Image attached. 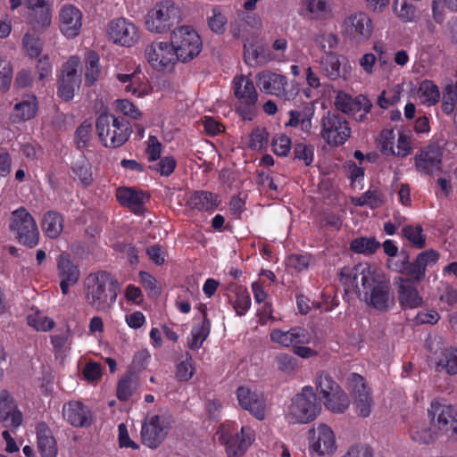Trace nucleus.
<instances>
[{
  "mask_svg": "<svg viewBox=\"0 0 457 457\" xmlns=\"http://www.w3.org/2000/svg\"><path fill=\"white\" fill-rule=\"evenodd\" d=\"M57 274L61 278L60 288L63 295H67L70 287L76 285L80 278L79 266L71 259L67 253H62L57 258Z\"/></svg>",
  "mask_w": 457,
  "mask_h": 457,
  "instance_id": "4be33fe9",
  "label": "nucleus"
},
{
  "mask_svg": "<svg viewBox=\"0 0 457 457\" xmlns=\"http://www.w3.org/2000/svg\"><path fill=\"white\" fill-rule=\"evenodd\" d=\"M107 33L113 43L126 47L133 46L140 38L137 27L126 18L112 21L108 25Z\"/></svg>",
  "mask_w": 457,
  "mask_h": 457,
  "instance_id": "a211bd4d",
  "label": "nucleus"
},
{
  "mask_svg": "<svg viewBox=\"0 0 457 457\" xmlns=\"http://www.w3.org/2000/svg\"><path fill=\"white\" fill-rule=\"evenodd\" d=\"M170 43L179 62H188L202 51L201 37L191 26L184 25L173 29L170 33Z\"/></svg>",
  "mask_w": 457,
  "mask_h": 457,
  "instance_id": "0eeeda50",
  "label": "nucleus"
},
{
  "mask_svg": "<svg viewBox=\"0 0 457 457\" xmlns=\"http://www.w3.org/2000/svg\"><path fill=\"white\" fill-rule=\"evenodd\" d=\"M208 26L211 30L216 34H223L226 31L228 18L219 6L212 10V15L207 18Z\"/></svg>",
  "mask_w": 457,
  "mask_h": 457,
  "instance_id": "09e8293b",
  "label": "nucleus"
},
{
  "mask_svg": "<svg viewBox=\"0 0 457 457\" xmlns=\"http://www.w3.org/2000/svg\"><path fill=\"white\" fill-rule=\"evenodd\" d=\"M294 160L302 161L305 166L313 162L314 148L310 144L296 143L293 148Z\"/></svg>",
  "mask_w": 457,
  "mask_h": 457,
  "instance_id": "5fc2aeb1",
  "label": "nucleus"
},
{
  "mask_svg": "<svg viewBox=\"0 0 457 457\" xmlns=\"http://www.w3.org/2000/svg\"><path fill=\"white\" fill-rule=\"evenodd\" d=\"M398 301L403 310L419 308L423 303L416 287L409 282H403L398 287Z\"/></svg>",
  "mask_w": 457,
  "mask_h": 457,
  "instance_id": "72a5a7b5",
  "label": "nucleus"
},
{
  "mask_svg": "<svg viewBox=\"0 0 457 457\" xmlns=\"http://www.w3.org/2000/svg\"><path fill=\"white\" fill-rule=\"evenodd\" d=\"M221 203L218 194L207 190H194L187 194L186 206L190 210L213 212Z\"/></svg>",
  "mask_w": 457,
  "mask_h": 457,
  "instance_id": "a878e982",
  "label": "nucleus"
},
{
  "mask_svg": "<svg viewBox=\"0 0 457 457\" xmlns=\"http://www.w3.org/2000/svg\"><path fill=\"white\" fill-rule=\"evenodd\" d=\"M84 62L85 86L90 87L96 84L101 75L100 56L96 52L88 50L85 54Z\"/></svg>",
  "mask_w": 457,
  "mask_h": 457,
  "instance_id": "f704fd0d",
  "label": "nucleus"
},
{
  "mask_svg": "<svg viewBox=\"0 0 457 457\" xmlns=\"http://www.w3.org/2000/svg\"><path fill=\"white\" fill-rule=\"evenodd\" d=\"M96 128L100 141L104 146L111 148L124 145L132 132V126L128 120L107 112H103L96 118Z\"/></svg>",
  "mask_w": 457,
  "mask_h": 457,
  "instance_id": "7ed1b4c3",
  "label": "nucleus"
},
{
  "mask_svg": "<svg viewBox=\"0 0 457 457\" xmlns=\"http://www.w3.org/2000/svg\"><path fill=\"white\" fill-rule=\"evenodd\" d=\"M64 219L62 213L50 210L44 213L41 220L42 228H63Z\"/></svg>",
  "mask_w": 457,
  "mask_h": 457,
  "instance_id": "052dcab7",
  "label": "nucleus"
},
{
  "mask_svg": "<svg viewBox=\"0 0 457 457\" xmlns=\"http://www.w3.org/2000/svg\"><path fill=\"white\" fill-rule=\"evenodd\" d=\"M384 195L378 188L370 187L368 191L353 200L355 205H368L370 208H378L383 204Z\"/></svg>",
  "mask_w": 457,
  "mask_h": 457,
  "instance_id": "49530a36",
  "label": "nucleus"
},
{
  "mask_svg": "<svg viewBox=\"0 0 457 457\" xmlns=\"http://www.w3.org/2000/svg\"><path fill=\"white\" fill-rule=\"evenodd\" d=\"M444 151L436 143L421 147L414 157L416 170L425 175L441 170Z\"/></svg>",
  "mask_w": 457,
  "mask_h": 457,
  "instance_id": "6ab92c4d",
  "label": "nucleus"
},
{
  "mask_svg": "<svg viewBox=\"0 0 457 457\" xmlns=\"http://www.w3.org/2000/svg\"><path fill=\"white\" fill-rule=\"evenodd\" d=\"M239 405L248 411L254 418L262 420L265 418L266 402L262 393L252 391L249 387L241 386L237 389Z\"/></svg>",
  "mask_w": 457,
  "mask_h": 457,
  "instance_id": "412c9836",
  "label": "nucleus"
},
{
  "mask_svg": "<svg viewBox=\"0 0 457 457\" xmlns=\"http://www.w3.org/2000/svg\"><path fill=\"white\" fill-rule=\"evenodd\" d=\"M380 247V243L374 237H361L353 239L350 244V249L357 253L372 254Z\"/></svg>",
  "mask_w": 457,
  "mask_h": 457,
  "instance_id": "c03bdc74",
  "label": "nucleus"
},
{
  "mask_svg": "<svg viewBox=\"0 0 457 457\" xmlns=\"http://www.w3.org/2000/svg\"><path fill=\"white\" fill-rule=\"evenodd\" d=\"M316 387L321 397H328L341 386L325 371H319L316 376Z\"/></svg>",
  "mask_w": 457,
  "mask_h": 457,
  "instance_id": "37998d69",
  "label": "nucleus"
},
{
  "mask_svg": "<svg viewBox=\"0 0 457 457\" xmlns=\"http://www.w3.org/2000/svg\"><path fill=\"white\" fill-rule=\"evenodd\" d=\"M441 109L445 115H452L457 111V95L451 87H445L441 101Z\"/></svg>",
  "mask_w": 457,
  "mask_h": 457,
  "instance_id": "6e6d98bb",
  "label": "nucleus"
},
{
  "mask_svg": "<svg viewBox=\"0 0 457 457\" xmlns=\"http://www.w3.org/2000/svg\"><path fill=\"white\" fill-rule=\"evenodd\" d=\"M348 384L356 413L362 418L369 417L374 406V400L365 378L358 373H352L348 378Z\"/></svg>",
  "mask_w": 457,
  "mask_h": 457,
  "instance_id": "dca6fc26",
  "label": "nucleus"
},
{
  "mask_svg": "<svg viewBox=\"0 0 457 457\" xmlns=\"http://www.w3.org/2000/svg\"><path fill=\"white\" fill-rule=\"evenodd\" d=\"M320 411V403L318 402L313 387L305 386L292 398L287 417L292 423L306 424L314 420Z\"/></svg>",
  "mask_w": 457,
  "mask_h": 457,
  "instance_id": "423d86ee",
  "label": "nucleus"
},
{
  "mask_svg": "<svg viewBox=\"0 0 457 457\" xmlns=\"http://www.w3.org/2000/svg\"><path fill=\"white\" fill-rule=\"evenodd\" d=\"M80 61L78 56H71L62 64V74L57 81V96L63 101H71L76 89L80 86L81 79L78 74Z\"/></svg>",
  "mask_w": 457,
  "mask_h": 457,
  "instance_id": "2eb2a0df",
  "label": "nucleus"
},
{
  "mask_svg": "<svg viewBox=\"0 0 457 457\" xmlns=\"http://www.w3.org/2000/svg\"><path fill=\"white\" fill-rule=\"evenodd\" d=\"M12 65L6 60L0 61V92L5 93L10 89L12 80Z\"/></svg>",
  "mask_w": 457,
  "mask_h": 457,
  "instance_id": "13d9d810",
  "label": "nucleus"
},
{
  "mask_svg": "<svg viewBox=\"0 0 457 457\" xmlns=\"http://www.w3.org/2000/svg\"><path fill=\"white\" fill-rule=\"evenodd\" d=\"M200 310L203 313V319L199 323L193 326L190 337L187 338V346L190 350H199L211 332V321L208 319L205 306H201Z\"/></svg>",
  "mask_w": 457,
  "mask_h": 457,
  "instance_id": "7c9ffc66",
  "label": "nucleus"
},
{
  "mask_svg": "<svg viewBox=\"0 0 457 457\" xmlns=\"http://www.w3.org/2000/svg\"><path fill=\"white\" fill-rule=\"evenodd\" d=\"M344 169L350 180L351 187L353 188H357L359 186L361 187L365 170L362 167L357 166V164L351 160L345 162Z\"/></svg>",
  "mask_w": 457,
  "mask_h": 457,
  "instance_id": "3c124183",
  "label": "nucleus"
},
{
  "mask_svg": "<svg viewBox=\"0 0 457 457\" xmlns=\"http://www.w3.org/2000/svg\"><path fill=\"white\" fill-rule=\"evenodd\" d=\"M195 373V365L193 356L186 352L181 356V360L176 364L175 378L179 382L190 380Z\"/></svg>",
  "mask_w": 457,
  "mask_h": 457,
  "instance_id": "58836bf2",
  "label": "nucleus"
},
{
  "mask_svg": "<svg viewBox=\"0 0 457 457\" xmlns=\"http://www.w3.org/2000/svg\"><path fill=\"white\" fill-rule=\"evenodd\" d=\"M398 3L399 0H394V10L397 16L404 21H412L415 18L416 7L407 0H403L398 8Z\"/></svg>",
  "mask_w": 457,
  "mask_h": 457,
  "instance_id": "0e129e2a",
  "label": "nucleus"
},
{
  "mask_svg": "<svg viewBox=\"0 0 457 457\" xmlns=\"http://www.w3.org/2000/svg\"><path fill=\"white\" fill-rule=\"evenodd\" d=\"M320 137L330 146L343 145L352 130L345 115L337 112H327L320 119Z\"/></svg>",
  "mask_w": 457,
  "mask_h": 457,
  "instance_id": "9d476101",
  "label": "nucleus"
},
{
  "mask_svg": "<svg viewBox=\"0 0 457 457\" xmlns=\"http://www.w3.org/2000/svg\"><path fill=\"white\" fill-rule=\"evenodd\" d=\"M419 97L427 106H434L440 101L439 87L433 80L424 79L419 86Z\"/></svg>",
  "mask_w": 457,
  "mask_h": 457,
  "instance_id": "e433bc0d",
  "label": "nucleus"
},
{
  "mask_svg": "<svg viewBox=\"0 0 457 457\" xmlns=\"http://www.w3.org/2000/svg\"><path fill=\"white\" fill-rule=\"evenodd\" d=\"M91 131V124L87 123V121H84L77 128L74 139L79 148H84L87 145L90 140Z\"/></svg>",
  "mask_w": 457,
  "mask_h": 457,
  "instance_id": "774afa93",
  "label": "nucleus"
},
{
  "mask_svg": "<svg viewBox=\"0 0 457 457\" xmlns=\"http://www.w3.org/2000/svg\"><path fill=\"white\" fill-rule=\"evenodd\" d=\"M291 147V138L287 135H276L272 139V151L278 156H287L290 152Z\"/></svg>",
  "mask_w": 457,
  "mask_h": 457,
  "instance_id": "bf43d9fd",
  "label": "nucleus"
},
{
  "mask_svg": "<svg viewBox=\"0 0 457 457\" xmlns=\"http://www.w3.org/2000/svg\"><path fill=\"white\" fill-rule=\"evenodd\" d=\"M325 407L334 413H344L350 405L347 394L340 387L328 397L324 398Z\"/></svg>",
  "mask_w": 457,
  "mask_h": 457,
  "instance_id": "4c0bfd02",
  "label": "nucleus"
},
{
  "mask_svg": "<svg viewBox=\"0 0 457 457\" xmlns=\"http://www.w3.org/2000/svg\"><path fill=\"white\" fill-rule=\"evenodd\" d=\"M423 230H402L403 237L406 241V245L422 249L426 245V235L422 234Z\"/></svg>",
  "mask_w": 457,
  "mask_h": 457,
  "instance_id": "e2e57ef3",
  "label": "nucleus"
},
{
  "mask_svg": "<svg viewBox=\"0 0 457 457\" xmlns=\"http://www.w3.org/2000/svg\"><path fill=\"white\" fill-rule=\"evenodd\" d=\"M64 420L75 428H87L93 423L91 409L79 401H70L62 406Z\"/></svg>",
  "mask_w": 457,
  "mask_h": 457,
  "instance_id": "5701e85b",
  "label": "nucleus"
},
{
  "mask_svg": "<svg viewBox=\"0 0 457 457\" xmlns=\"http://www.w3.org/2000/svg\"><path fill=\"white\" fill-rule=\"evenodd\" d=\"M145 55L150 65L158 71L171 70L179 62L170 41H154L145 47Z\"/></svg>",
  "mask_w": 457,
  "mask_h": 457,
  "instance_id": "f3484780",
  "label": "nucleus"
},
{
  "mask_svg": "<svg viewBox=\"0 0 457 457\" xmlns=\"http://www.w3.org/2000/svg\"><path fill=\"white\" fill-rule=\"evenodd\" d=\"M232 83L237 99V112L244 120H253L257 113L258 101V93L253 82L241 75L236 76Z\"/></svg>",
  "mask_w": 457,
  "mask_h": 457,
  "instance_id": "1a4fd4ad",
  "label": "nucleus"
},
{
  "mask_svg": "<svg viewBox=\"0 0 457 457\" xmlns=\"http://www.w3.org/2000/svg\"><path fill=\"white\" fill-rule=\"evenodd\" d=\"M28 324L37 331H49L55 323L53 319L37 312L28 317Z\"/></svg>",
  "mask_w": 457,
  "mask_h": 457,
  "instance_id": "4d7b16f0",
  "label": "nucleus"
},
{
  "mask_svg": "<svg viewBox=\"0 0 457 457\" xmlns=\"http://www.w3.org/2000/svg\"><path fill=\"white\" fill-rule=\"evenodd\" d=\"M409 434L412 441L420 444H431L436 439V434L431 430L425 420H413Z\"/></svg>",
  "mask_w": 457,
  "mask_h": 457,
  "instance_id": "c9c22d12",
  "label": "nucleus"
},
{
  "mask_svg": "<svg viewBox=\"0 0 457 457\" xmlns=\"http://www.w3.org/2000/svg\"><path fill=\"white\" fill-rule=\"evenodd\" d=\"M439 258V253L434 249L420 252L412 262H410L409 255L405 254L403 260L396 263V270L411 281L420 282L426 277L427 268L435 265Z\"/></svg>",
  "mask_w": 457,
  "mask_h": 457,
  "instance_id": "f8f14e48",
  "label": "nucleus"
},
{
  "mask_svg": "<svg viewBox=\"0 0 457 457\" xmlns=\"http://www.w3.org/2000/svg\"><path fill=\"white\" fill-rule=\"evenodd\" d=\"M269 133L265 129L256 128L249 135L248 146L251 149L262 150L268 143Z\"/></svg>",
  "mask_w": 457,
  "mask_h": 457,
  "instance_id": "680f3d73",
  "label": "nucleus"
},
{
  "mask_svg": "<svg viewBox=\"0 0 457 457\" xmlns=\"http://www.w3.org/2000/svg\"><path fill=\"white\" fill-rule=\"evenodd\" d=\"M217 434L228 457H243L255 440V432L251 427L243 426L237 430V424L230 421L221 424Z\"/></svg>",
  "mask_w": 457,
  "mask_h": 457,
  "instance_id": "20e7f679",
  "label": "nucleus"
},
{
  "mask_svg": "<svg viewBox=\"0 0 457 457\" xmlns=\"http://www.w3.org/2000/svg\"><path fill=\"white\" fill-rule=\"evenodd\" d=\"M29 22L40 28H47L52 22V7L46 4L44 7L28 10Z\"/></svg>",
  "mask_w": 457,
  "mask_h": 457,
  "instance_id": "a19ab883",
  "label": "nucleus"
},
{
  "mask_svg": "<svg viewBox=\"0 0 457 457\" xmlns=\"http://www.w3.org/2000/svg\"><path fill=\"white\" fill-rule=\"evenodd\" d=\"M237 315H245L251 306V297L245 287H237L235 291V299L229 300Z\"/></svg>",
  "mask_w": 457,
  "mask_h": 457,
  "instance_id": "de8ad7c7",
  "label": "nucleus"
},
{
  "mask_svg": "<svg viewBox=\"0 0 457 457\" xmlns=\"http://www.w3.org/2000/svg\"><path fill=\"white\" fill-rule=\"evenodd\" d=\"M313 436L310 440V448L319 455L331 454L336 449V436L333 430L326 424H320L312 429Z\"/></svg>",
  "mask_w": 457,
  "mask_h": 457,
  "instance_id": "393cba45",
  "label": "nucleus"
},
{
  "mask_svg": "<svg viewBox=\"0 0 457 457\" xmlns=\"http://www.w3.org/2000/svg\"><path fill=\"white\" fill-rule=\"evenodd\" d=\"M116 197L122 206L129 208L137 215L143 214L145 203L149 199V195L143 190L127 187H119L117 189Z\"/></svg>",
  "mask_w": 457,
  "mask_h": 457,
  "instance_id": "cd10ccee",
  "label": "nucleus"
},
{
  "mask_svg": "<svg viewBox=\"0 0 457 457\" xmlns=\"http://www.w3.org/2000/svg\"><path fill=\"white\" fill-rule=\"evenodd\" d=\"M340 282L346 293L360 294L361 285L364 290L365 302L377 311L386 312L395 304L390 282L367 262H360L353 267H343L340 271Z\"/></svg>",
  "mask_w": 457,
  "mask_h": 457,
  "instance_id": "f257e3e1",
  "label": "nucleus"
},
{
  "mask_svg": "<svg viewBox=\"0 0 457 457\" xmlns=\"http://www.w3.org/2000/svg\"><path fill=\"white\" fill-rule=\"evenodd\" d=\"M313 261V257L308 253H293L287 257L286 264L288 268L301 272L307 270Z\"/></svg>",
  "mask_w": 457,
  "mask_h": 457,
  "instance_id": "864d4df0",
  "label": "nucleus"
},
{
  "mask_svg": "<svg viewBox=\"0 0 457 457\" xmlns=\"http://www.w3.org/2000/svg\"><path fill=\"white\" fill-rule=\"evenodd\" d=\"M120 284L110 272L99 270L90 273L85 281V299L97 312H105L116 303Z\"/></svg>",
  "mask_w": 457,
  "mask_h": 457,
  "instance_id": "f03ea898",
  "label": "nucleus"
},
{
  "mask_svg": "<svg viewBox=\"0 0 457 457\" xmlns=\"http://www.w3.org/2000/svg\"><path fill=\"white\" fill-rule=\"evenodd\" d=\"M72 173L85 187L93 183V173L90 162L86 159L78 160L71 165Z\"/></svg>",
  "mask_w": 457,
  "mask_h": 457,
  "instance_id": "79ce46f5",
  "label": "nucleus"
},
{
  "mask_svg": "<svg viewBox=\"0 0 457 457\" xmlns=\"http://www.w3.org/2000/svg\"><path fill=\"white\" fill-rule=\"evenodd\" d=\"M431 422L450 437L457 439V411L442 398L434 399L428 410Z\"/></svg>",
  "mask_w": 457,
  "mask_h": 457,
  "instance_id": "4468645a",
  "label": "nucleus"
},
{
  "mask_svg": "<svg viewBox=\"0 0 457 457\" xmlns=\"http://www.w3.org/2000/svg\"><path fill=\"white\" fill-rule=\"evenodd\" d=\"M275 361L278 370L285 374H293L300 368L298 359L288 353H283L278 354L275 358Z\"/></svg>",
  "mask_w": 457,
  "mask_h": 457,
  "instance_id": "8fccbe9b",
  "label": "nucleus"
},
{
  "mask_svg": "<svg viewBox=\"0 0 457 457\" xmlns=\"http://www.w3.org/2000/svg\"><path fill=\"white\" fill-rule=\"evenodd\" d=\"M60 30L67 38L76 37L82 27V12L72 5L64 4L59 12Z\"/></svg>",
  "mask_w": 457,
  "mask_h": 457,
  "instance_id": "b1692460",
  "label": "nucleus"
},
{
  "mask_svg": "<svg viewBox=\"0 0 457 457\" xmlns=\"http://www.w3.org/2000/svg\"><path fill=\"white\" fill-rule=\"evenodd\" d=\"M438 370H445L449 375L457 374V349L446 348L441 353L437 362Z\"/></svg>",
  "mask_w": 457,
  "mask_h": 457,
  "instance_id": "a18cd8bd",
  "label": "nucleus"
},
{
  "mask_svg": "<svg viewBox=\"0 0 457 457\" xmlns=\"http://www.w3.org/2000/svg\"><path fill=\"white\" fill-rule=\"evenodd\" d=\"M373 22L368 13L356 12L351 13L342 22V34L351 42L363 44L373 33Z\"/></svg>",
  "mask_w": 457,
  "mask_h": 457,
  "instance_id": "ddd939ff",
  "label": "nucleus"
},
{
  "mask_svg": "<svg viewBox=\"0 0 457 457\" xmlns=\"http://www.w3.org/2000/svg\"><path fill=\"white\" fill-rule=\"evenodd\" d=\"M37 449L41 457H56L58 453L57 443L51 428L46 422H39L36 426Z\"/></svg>",
  "mask_w": 457,
  "mask_h": 457,
  "instance_id": "c756f323",
  "label": "nucleus"
},
{
  "mask_svg": "<svg viewBox=\"0 0 457 457\" xmlns=\"http://www.w3.org/2000/svg\"><path fill=\"white\" fill-rule=\"evenodd\" d=\"M10 228H37V225L28 210L21 206L11 213Z\"/></svg>",
  "mask_w": 457,
  "mask_h": 457,
  "instance_id": "ea45409f",
  "label": "nucleus"
},
{
  "mask_svg": "<svg viewBox=\"0 0 457 457\" xmlns=\"http://www.w3.org/2000/svg\"><path fill=\"white\" fill-rule=\"evenodd\" d=\"M348 64L345 57L340 56L335 52L327 51H325L320 62V70L331 80H336L339 78L346 79L348 75L346 66Z\"/></svg>",
  "mask_w": 457,
  "mask_h": 457,
  "instance_id": "bb28decb",
  "label": "nucleus"
},
{
  "mask_svg": "<svg viewBox=\"0 0 457 457\" xmlns=\"http://www.w3.org/2000/svg\"><path fill=\"white\" fill-rule=\"evenodd\" d=\"M141 72L134 71L130 74L117 73V80L120 83L124 91L140 97L145 94L146 85L141 79Z\"/></svg>",
  "mask_w": 457,
  "mask_h": 457,
  "instance_id": "473e14b6",
  "label": "nucleus"
},
{
  "mask_svg": "<svg viewBox=\"0 0 457 457\" xmlns=\"http://www.w3.org/2000/svg\"><path fill=\"white\" fill-rule=\"evenodd\" d=\"M181 21V10L171 0L158 2L145 15V28L155 34H164Z\"/></svg>",
  "mask_w": 457,
  "mask_h": 457,
  "instance_id": "39448f33",
  "label": "nucleus"
},
{
  "mask_svg": "<svg viewBox=\"0 0 457 457\" xmlns=\"http://www.w3.org/2000/svg\"><path fill=\"white\" fill-rule=\"evenodd\" d=\"M177 167L176 159L171 156H164L159 159V162L155 164L154 170L160 173L162 177L170 176Z\"/></svg>",
  "mask_w": 457,
  "mask_h": 457,
  "instance_id": "69168bd1",
  "label": "nucleus"
},
{
  "mask_svg": "<svg viewBox=\"0 0 457 457\" xmlns=\"http://www.w3.org/2000/svg\"><path fill=\"white\" fill-rule=\"evenodd\" d=\"M170 414H154L147 416L141 428L142 443L151 449H156L166 438L173 423Z\"/></svg>",
  "mask_w": 457,
  "mask_h": 457,
  "instance_id": "9b49d317",
  "label": "nucleus"
},
{
  "mask_svg": "<svg viewBox=\"0 0 457 457\" xmlns=\"http://www.w3.org/2000/svg\"><path fill=\"white\" fill-rule=\"evenodd\" d=\"M340 107L343 112L353 116L358 121H363L371 111L372 103L363 95H359L354 98L345 96L340 103Z\"/></svg>",
  "mask_w": 457,
  "mask_h": 457,
  "instance_id": "c85d7f7f",
  "label": "nucleus"
},
{
  "mask_svg": "<svg viewBox=\"0 0 457 457\" xmlns=\"http://www.w3.org/2000/svg\"><path fill=\"white\" fill-rule=\"evenodd\" d=\"M306 9L319 19H327L331 14L328 0H303Z\"/></svg>",
  "mask_w": 457,
  "mask_h": 457,
  "instance_id": "603ef678",
  "label": "nucleus"
},
{
  "mask_svg": "<svg viewBox=\"0 0 457 457\" xmlns=\"http://www.w3.org/2000/svg\"><path fill=\"white\" fill-rule=\"evenodd\" d=\"M255 81L260 90L273 95L284 101H291L296 97L299 88L295 81L288 82L285 75L266 70L256 74Z\"/></svg>",
  "mask_w": 457,
  "mask_h": 457,
  "instance_id": "6e6552de",
  "label": "nucleus"
},
{
  "mask_svg": "<svg viewBox=\"0 0 457 457\" xmlns=\"http://www.w3.org/2000/svg\"><path fill=\"white\" fill-rule=\"evenodd\" d=\"M270 337L272 343L292 349L300 345H309L312 338L311 333L300 326L293 327L287 331L274 328L270 331Z\"/></svg>",
  "mask_w": 457,
  "mask_h": 457,
  "instance_id": "aec40b11",
  "label": "nucleus"
},
{
  "mask_svg": "<svg viewBox=\"0 0 457 457\" xmlns=\"http://www.w3.org/2000/svg\"><path fill=\"white\" fill-rule=\"evenodd\" d=\"M38 110V102L35 95H27L13 106L11 120L13 123H19L33 119Z\"/></svg>",
  "mask_w": 457,
  "mask_h": 457,
  "instance_id": "2f4dec72",
  "label": "nucleus"
},
{
  "mask_svg": "<svg viewBox=\"0 0 457 457\" xmlns=\"http://www.w3.org/2000/svg\"><path fill=\"white\" fill-rule=\"evenodd\" d=\"M395 131L394 129L382 130L379 137L380 150L385 154H395L394 150L395 144Z\"/></svg>",
  "mask_w": 457,
  "mask_h": 457,
  "instance_id": "338daca9",
  "label": "nucleus"
}]
</instances>
